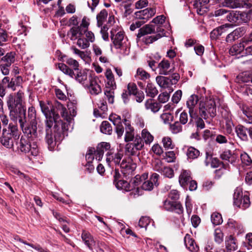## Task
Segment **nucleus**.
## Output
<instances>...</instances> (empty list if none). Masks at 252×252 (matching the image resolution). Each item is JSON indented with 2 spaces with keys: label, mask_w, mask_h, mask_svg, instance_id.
Masks as SVG:
<instances>
[{
  "label": "nucleus",
  "mask_w": 252,
  "mask_h": 252,
  "mask_svg": "<svg viewBox=\"0 0 252 252\" xmlns=\"http://www.w3.org/2000/svg\"><path fill=\"white\" fill-rule=\"evenodd\" d=\"M23 93L19 91L15 98L12 94L9 95L7 98L9 115L13 121L17 122L26 116V110L23 104Z\"/></svg>",
  "instance_id": "nucleus-1"
},
{
  "label": "nucleus",
  "mask_w": 252,
  "mask_h": 252,
  "mask_svg": "<svg viewBox=\"0 0 252 252\" xmlns=\"http://www.w3.org/2000/svg\"><path fill=\"white\" fill-rule=\"evenodd\" d=\"M39 104L41 111L46 117V125L47 127L52 126L54 123L55 127H60L61 125L63 129H66L67 123H63L60 119L59 115L56 114L55 110L53 109V107H55L54 105L53 106L49 101L47 102L40 101Z\"/></svg>",
  "instance_id": "nucleus-2"
},
{
  "label": "nucleus",
  "mask_w": 252,
  "mask_h": 252,
  "mask_svg": "<svg viewBox=\"0 0 252 252\" xmlns=\"http://www.w3.org/2000/svg\"><path fill=\"white\" fill-rule=\"evenodd\" d=\"M148 174L147 173L143 174L142 175H137L132 179L130 182L128 183L127 182L120 180L117 181L115 179L114 184L116 187L120 190H123L126 191H132V193L134 195H139L141 194V189L138 186L141 184L142 180L147 179Z\"/></svg>",
  "instance_id": "nucleus-3"
},
{
  "label": "nucleus",
  "mask_w": 252,
  "mask_h": 252,
  "mask_svg": "<svg viewBox=\"0 0 252 252\" xmlns=\"http://www.w3.org/2000/svg\"><path fill=\"white\" fill-rule=\"evenodd\" d=\"M110 147V144L109 143L101 142L99 143L96 147V149H95V158L97 161L100 160L104 152L108 151L106 155V160L108 164L109 165L111 163L113 162L116 165H119L123 157V154L120 153H113L109 151Z\"/></svg>",
  "instance_id": "nucleus-4"
},
{
  "label": "nucleus",
  "mask_w": 252,
  "mask_h": 252,
  "mask_svg": "<svg viewBox=\"0 0 252 252\" xmlns=\"http://www.w3.org/2000/svg\"><path fill=\"white\" fill-rule=\"evenodd\" d=\"M216 102L214 98H206L199 103L198 114L205 120L216 115Z\"/></svg>",
  "instance_id": "nucleus-5"
},
{
  "label": "nucleus",
  "mask_w": 252,
  "mask_h": 252,
  "mask_svg": "<svg viewBox=\"0 0 252 252\" xmlns=\"http://www.w3.org/2000/svg\"><path fill=\"white\" fill-rule=\"evenodd\" d=\"M58 67L63 73L69 75L72 78H75L77 82L85 87L88 86L89 77H88L87 72L85 70H79L78 69L74 72L63 63H59Z\"/></svg>",
  "instance_id": "nucleus-6"
},
{
  "label": "nucleus",
  "mask_w": 252,
  "mask_h": 252,
  "mask_svg": "<svg viewBox=\"0 0 252 252\" xmlns=\"http://www.w3.org/2000/svg\"><path fill=\"white\" fill-rule=\"evenodd\" d=\"M16 145L19 153L28 154L33 156H36L38 154L37 144L34 142H31L27 137L22 136L16 142Z\"/></svg>",
  "instance_id": "nucleus-7"
},
{
  "label": "nucleus",
  "mask_w": 252,
  "mask_h": 252,
  "mask_svg": "<svg viewBox=\"0 0 252 252\" xmlns=\"http://www.w3.org/2000/svg\"><path fill=\"white\" fill-rule=\"evenodd\" d=\"M54 106L67 123L70 122L77 114V101L75 100L70 101L67 104L69 114L68 113L65 107L58 101L55 102Z\"/></svg>",
  "instance_id": "nucleus-8"
},
{
  "label": "nucleus",
  "mask_w": 252,
  "mask_h": 252,
  "mask_svg": "<svg viewBox=\"0 0 252 252\" xmlns=\"http://www.w3.org/2000/svg\"><path fill=\"white\" fill-rule=\"evenodd\" d=\"M165 20V17L163 15L157 16L153 19L152 22L158 25L157 27H156L157 34L155 35H151L147 37L145 39L146 44H151L162 37L166 36V32L161 26V25L164 23Z\"/></svg>",
  "instance_id": "nucleus-9"
},
{
  "label": "nucleus",
  "mask_w": 252,
  "mask_h": 252,
  "mask_svg": "<svg viewBox=\"0 0 252 252\" xmlns=\"http://www.w3.org/2000/svg\"><path fill=\"white\" fill-rule=\"evenodd\" d=\"M18 121L23 133L26 134L28 137L33 138L38 136L37 122H28L26 116Z\"/></svg>",
  "instance_id": "nucleus-10"
},
{
  "label": "nucleus",
  "mask_w": 252,
  "mask_h": 252,
  "mask_svg": "<svg viewBox=\"0 0 252 252\" xmlns=\"http://www.w3.org/2000/svg\"><path fill=\"white\" fill-rule=\"evenodd\" d=\"M124 37V33L120 28L111 30V38L115 48L120 49L127 46L126 43V39Z\"/></svg>",
  "instance_id": "nucleus-11"
},
{
  "label": "nucleus",
  "mask_w": 252,
  "mask_h": 252,
  "mask_svg": "<svg viewBox=\"0 0 252 252\" xmlns=\"http://www.w3.org/2000/svg\"><path fill=\"white\" fill-rule=\"evenodd\" d=\"M234 205L239 208L245 210L250 205L249 197L247 195H243L241 189H235L233 195Z\"/></svg>",
  "instance_id": "nucleus-12"
},
{
  "label": "nucleus",
  "mask_w": 252,
  "mask_h": 252,
  "mask_svg": "<svg viewBox=\"0 0 252 252\" xmlns=\"http://www.w3.org/2000/svg\"><path fill=\"white\" fill-rule=\"evenodd\" d=\"M51 127L52 126H50V127H47L46 125V141L47 143L48 144L49 146V148L51 150L52 149H53L54 146L56 145V141L57 140H60L63 139L64 136L66 135L67 136V133L66 131L68 130V126H66V129H63L62 126L60 125V127H59L58 130L60 131V127L61 128V131L63 132L62 135H61L60 136V138L58 139L57 135H55L54 137H53L52 134V130H51Z\"/></svg>",
  "instance_id": "nucleus-13"
},
{
  "label": "nucleus",
  "mask_w": 252,
  "mask_h": 252,
  "mask_svg": "<svg viewBox=\"0 0 252 252\" xmlns=\"http://www.w3.org/2000/svg\"><path fill=\"white\" fill-rule=\"evenodd\" d=\"M180 79L178 73H174L171 76L165 77L158 76L156 80L157 84L162 88H170L172 85L176 84Z\"/></svg>",
  "instance_id": "nucleus-14"
},
{
  "label": "nucleus",
  "mask_w": 252,
  "mask_h": 252,
  "mask_svg": "<svg viewBox=\"0 0 252 252\" xmlns=\"http://www.w3.org/2000/svg\"><path fill=\"white\" fill-rule=\"evenodd\" d=\"M144 144L140 137H136L133 142L127 143L125 147V153L127 156L137 155Z\"/></svg>",
  "instance_id": "nucleus-15"
},
{
  "label": "nucleus",
  "mask_w": 252,
  "mask_h": 252,
  "mask_svg": "<svg viewBox=\"0 0 252 252\" xmlns=\"http://www.w3.org/2000/svg\"><path fill=\"white\" fill-rule=\"evenodd\" d=\"M198 96L196 94L191 95L186 102V105L189 109V113L190 118H196L198 113L199 105Z\"/></svg>",
  "instance_id": "nucleus-16"
},
{
  "label": "nucleus",
  "mask_w": 252,
  "mask_h": 252,
  "mask_svg": "<svg viewBox=\"0 0 252 252\" xmlns=\"http://www.w3.org/2000/svg\"><path fill=\"white\" fill-rule=\"evenodd\" d=\"M158 177L159 175L158 174L153 173L149 180L145 181L147 179H143L141 184L138 187L139 188V186L141 185V188L142 189L148 191L151 190L153 189L154 186H157L158 185Z\"/></svg>",
  "instance_id": "nucleus-17"
},
{
  "label": "nucleus",
  "mask_w": 252,
  "mask_h": 252,
  "mask_svg": "<svg viewBox=\"0 0 252 252\" xmlns=\"http://www.w3.org/2000/svg\"><path fill=\"white\" fill-rule=\"evenodd\" d=\"M222 4L223 6L231 8H250L252 7V3H247L243 0H224Z\"/></svg>",
  "instance_id": "nucleus-18"
},
{
  "label": "nucleus",
  "mask_w": 252,
  "mask_h": 252,
  "mask_svg": "<svg viewBox=\"0 0 252 252\" xmlns=\"http://www.w3.org/2000/svg\"><path fill=\"white\" fill-rule=\"evenodd\" d=\"M163 207L164 209L168 211L175 212L180 214L183 212V207L179 202L166 200L164 202Z\"/></svg>",
  "instance_id": "nucleus-19"
},
{
  "label": "nucleus",
  "mask_w": 252,
  "mask_h": 252,
  "mask_svg": "<svg viewBox=\"0 0 252 252\" xmlns=\"http://www.w3.org/2000/svg\"><path fill=\"white\" fill-rule=\"evenodd\" d=\"M156 12L154 8H147L144 10H140L135 13L137 18L142 20L145 23L153 17Z\"/></svg>",
  "instance_id": "nucleus-20"
},
{
  "label": "nucleus",
  "mask_w": 252,
  "mask_h": 252,
  "mask_svg": "<svg viewBox=\"0 0 252 252\" xmlns=\"http://www.w3.org/2000/svg\"><path fill=\"white\" fill-rule=\"evenodd\" d=\"M99 80L95 77H89V82L88 87L90 94L92 95H97L101 92V88L98 84Z\"/></svg>",
  "instance_id": "nucleus-21"
},
{
  "label": "nucleus",
  "mask_w": 252,
  "mask_h": 252,
  "mask_svg": "<svg viewBox=\"0 0 252 252\" xmlns=\"http://www.w3.org/2000/svg\"><path fill=\"white\" fill-rule=\"evenodd\" d=\"M236 82L239 83H246V91H249L248 89L249 87L252 88V74L248 72H244L239 74L236 78Z\"/></svg>",
  "instance_id": "nucleus-22"
},
{
  "label": "nucleus",
  "mask_w": 252,
  "mask_h": 252,
  "mask_svg": "<svg viewBox=\"0 0 252 252\" xmlns=\"http://www.w3.org/2000/svg\"><path fill=\"white\" fill-rule=\"evenodd\" d=\"M209 2L210 0H195L193 6L197 13L200 15L206 13L208 10L207 4Z\"/></svg>",
  "instance_id": "nucleus-23"
},
{
  "label": "nucleus",
  "mask_w": 252,
  "mask_h": 252,
  "mask_svg": "<svg viewBox=\"0 0 252 252\" xmlns=\"http://www.w3.org/2000/svg\"><path fill=\"white\" fill-rule=\"evenodd\" d=\"M246 46L243 41L242 42L233 45L229 49V53L231 56H237L241 54V56H245L244 49Z\"/></svg>",
  "instance_id": "nucleus-24"
},
{
  "label": "nucleus",
  "mask_w": 252,
  "mask_h": 252,
  "mask_svg": "<svg viewBox=\"0 0 252 252\" xmlns=\"http://www.w3.org/2000/svg\"><path fill=\"white\" fill-rule=\"evenodd\" d=\"M156 32V26L151 24H147L141 28L137 34V38L142 36Z\"/></svg>",
  "instance_id": "nucleus-25"
},
{
  "label": "nucleus",
  "mask_w": 252,
  "mask_h": 252,
  "mask_svg": "<svg viewBox=\"0 0 252 252\" xmlns=\"http://www.w3.org/2000/svg\"><path fill=\"white\" fill-rule=\"evenodd\" d=\"M231 24H226L215 29L210 33L211 38L213 39L217 38L219 36H220L222 33L226 32L227 29L228 28L231 27Z\"/></svg>",
  "instance_id": "nucleus-26"
},
{
  "label": "nucleus",
  "mask_w": 252,
  "mask_h": 252,
  "mask_svg": "<svg viewBox=\"0 0 252 252\" xmlns=\"http://www.w3.org/2000/svg\"><path fill=\"white\" fill-rule=\"evenodd\" d=\"M122 173L126 176L127 175L131 174L136 168L135 164H131L123 160L120 164Z\"/></svg>",
  "instance_id": "nucleus-27"
},
{
  "label": "nucleus",
  "mask_w": 252,
  "mask_h": 252,
  "mask_svg": "<svg viewBox=\"0 0 252 252\" xmlns=\"http://www.w3.org/2000/svg\"><path fill=\"white\" fill-rule=\"evenodd\" d=\"M81 238L85 244L90 249H93L95 246V242L91 235L89 232L83 231L81 235Z\"/></svg>",
  "instance_id": "nucleus-28"
},
{
  "label": "nucleus",
  "mask_w": 252,
  "mask_h": 252,
  "mask_svg": "<svg viewBox=\"0 0 252 252\" xmlns=\"http://www.w3.org/2000/svg\"><path fill=\"white\" fill-rule=\"evenodd\" d=\"M98 109L95 108L94 109V114L96 117H103V114L107 110V105L106 102L104 100H100L97 103Z\"/></svg>",
  "instance_id": "nucleus-29"
},
{
  "label": "nucleus",
  "mask_w": 252,
  "mask_h": 252,
  "mask_svg": "<svg viewBox=\"0 0 252 252\" xmlns=\"http://www.w3.org/2000/svg\"><path fill=\"white\" fill-rule=\"evenodd\" d=\"M73 54L78 56L85 63H90L91 62V58L87 52L81 51L74 46L71 48Z\"/></svg>",
  "instance_id": "nucleus-30"
},
{
  "label": "nucleus",
  "mask_w": 252,
  "mask_h": 252,
  "mask_svg": "<svg viewBox=\"0 0 252 252\" xmlns=\"http://www.w3.org/2000/svg\"><path fill=\"white\" fill-rule=\"evenodd\" d=\"M13 137L9 135V132L3 130V135L1 138V144L7 148H10L13 146Z\"/></svg>",
  "instance_id": "nucleus-31"
},
{
  "label": "nucleus",
  "mask_w": 252,
  "mask_h": 252,
  "mask_svg": "<svg viewBox=\"0 0 252 252\" xmlns=\"http://www.w3.org/2000/svg\"><path fill=\"white\" fill-rule=\"evenodd\" d=\"M145 107L146 110H150L153 113H156L160 109L161 105L154 102L152 99H149L145 102Z\"/></svg>",
  "instance_id": "nucleus-32"
},
{
  "label": "nucleus",
  "mask_w": 252,
  "mask_h": 252,
  "mask_svg": "<svg viewBox=\"0 0 252 252\" xmlns=\"http://www.w3.org/2000/svg\"><path fill=\"white\" fill-rule=\"evenodd\" d=\"M191 180L190 172L189 170H183L179 176V181L183 187H185Z\"/></svg>",
  "instance_id": "nucleus-33"
},
{
  "label": "nucleus",
  "mask_w": 252,
  "mask_h": 252,
  "mask_svg": "<svg viewBox=\"0 0 252 252\" xmlns=\"http://www.w3.org/2000/svg\"><path fill=\"white\" fill-rule=\"evenodd\" d=\"M184 242L186 247L191 252H196L198 251V247L195 244L190 235L187 234L184 238Z\"/></svg>",
  "instance_id": "nucleus-34"
},
{
  "label": "nucleus",
  "mask_w": 252,
  "mask_h": 252,
  "mask_svg": "<svg viewBox=\"0 0 252 252\" xmlns=\"http://www.w3.org/2000/svg\"><path fill=\"white\" fill-rule=\"evenodd\" d=\"M126 134L125 136V140L126 142H133L135 138L138 136H134V128L129 124H126Z\"/></svg>",
  "instance_id": "nucleus-35"
},
{
  "label": "nucleus",
  "mask_w": 252,
  "mask_h": 252,
  "mask_svg": "<svg viewBox=\"0 0 252 252\" xmlns=\"http://www.w3.org/2000/svg\"><path fill=\"white\" fill-rule=\"evenodd\" d=\"M237 136L242 140L246 141L248 139L249 129L242 125H238L235 127Z\"/></svg>",
  "instance_id": "nucleus-36"
},
{
  "label": "nucleus",
  "mask_w": 252,
  "mask_h": 252,
  "mask_svg": "<svg viewBox=\"0 0 252 252\" xmlns=\"http://www.w3.org/2000/svg\"><path fill=\"white\" fill-rule=\"evenodd\" d=\"M170 63L167 60H163L158 64V68L159 70V74L161 75H167L170 72Z\"/></svg>",
  "instance_id": "nucleus-37"
},
{
  "label": "nucleus",
  "mask_w": 252,
  "mask_h": 252,
  "mask_svg": "<svg viewBox=\"0 0 252 252\" xmlns=\"http://www.w3.org/2000/svg\"><path fill=\"white\" fill-rule=\"evenodd\" d=\"M68 35L71 40H75L83 35V31L79 26L73 27L68 32Z\"/></svg>",
  "instance_id": "nucleus-38"
},
{
  "label": "nucleus",
  "mask_w": 252,
  "mask_h": 252,
  "mask_svg": "<svg viewBox=\"0 0 252 252\" xmlns=\"http://www.w3.org/2000/svg\"><path fill=\"white\" fill-rule=\"evenodd\" d=\"M225 246L228 250H236L238 247L236 239L232 235L226 237L225 238Z\"/></svg>",
  "instance_id": "nucleus-39"
},
{
  "label": "nucleus",
  "mask_w": 252,
  "mask_h": 252,
  "mask_svg": "<svg viewBox=\"0 0 252 252\" xmlns=\"http://www.w3.org/2000/svg\"><path fill=\"white\" fill-rule=\"evenodd\" d=\"M105 75L107 79V85L112 89H114L116 88V82L111 70L107 69L105 72Z\"/></svg>",
  "instance_id": "nucleus-40"
},
{
  "label": "nucleus",
  "mask_w": 252,
  "mask_h": 252,
  "mask_svg": "<svg viewBox=\"0 0 252 252\" xmlns=\"http://www.w3.org/2000/svg\"><path fill=\"white\" fill-rule=\"evenodd\" d=\"M9 132V135L13 137V138L16 139L19 137L20 135V131L18 129L17 126L16 124L10 123L8 127V129H4Z\"/></svg>",
  "instance_id": "nucleus-41"
},
{
  "label": "nucleus",
  "mask_w": 252,
  "mask_h": 252,
  "mask_svg": "<svg viewBox=\"0 0 252 252\" xmlns=\"http://www.w3.org/2000/svg\"><path fill=\"white\" fill-rule=\"evenodd\" d=\"M249 12H238L239 18V24L241 23H247L252 16V7Z\"/></svg>",
  "instance_id": "nucleus-42"
},
{
  "label": "nucleus",
  "mask_w": 252,
  "mask_h": 252,
  "mask_svg": "<svg viewBox=\"0 0 252 252\" xmlns=\"http://www.w3.org/2000/svg\"><path fill=\"white\" fill-rule=\"evenodd\" d=\"M145 92L147 96L153 98L158 94V91L154 84L148 83L145 89Z\"/></svg>",
  "instance_id": "nucleus-43"
},
{
  "label": "nucleus",
  "mask_w": 252,
  "mask_h": 252,
  "mask_svg": "<svg viewBox=\"0 0 252 252\" xmlns=\"http://www.w3.org/2000/svg\"><path fill=\"white\" fill-rule=\"evenodd\" d=\"M150 75L142 68H138L137 69L136 73L135 75V78L136 80H140L146 81L149 79Z\"/></svg>",
  "instance_id": "nucleus-44"
},
{
  "label": "nucleus",
  "mask_w": 252,
  "mask_h": 252,
  "mask_svg": "<svg viewBox=\"0 0 252 252\" xmlns=\"http://www.w3.org/2000/svg\"><path fill=\"white\" fill-rule=\"evenodd\" d=\"M23 79L21 76H17L15 78H12L7 84V87L12 89L13 91L16 90V87L20 86L22 83Z\"/></svg>",
  "instance_id": "nucleus-45"
},
{
  "label": "nucleus",
  "mask_w": 252,
  "mask_h": 252,
  "mask_svg": "<svg viewBox=\"0 0 252 252\" xmlns=\"http://www.w3.org/2000/svg\"><path fill=\"white\" fill-rule=\"evenodd\" d=\"M205 163L206 166H208L210 164L211 167L212 168H217L219 167L220 163L218 159L216 158H213L208 153H206Z\"/></svg>",
  "instance_id": "nucleus-46"
},
{
  "label": "nucleus",
  "mask_w": 252,
  "mask_h": 252,
  "mask_svg": "<svg viewBox=\"0 0 252 252\" xmlns=\"http://www.w3.org/2000/svg\"><path fill=\"white\" fill-rule=\"evenodd\" d=\"M242 31L240 28L234 30L232 32L228 34L226 37V41L227 42H231L235 40L238 39L241 36V32Z\"/></svg>",
  "instance_id": "nucleus-47"
},
{
  "label": "nucleus",
  "mask_w": 252,
  "mask_h": 252,
  "mask_svg": "<svg viewBox=\"0 0 252 252\" xmlns=\"http://www.w3.org/2000/svg\"><path fill=\"white\" fill-rule=\"evenodd\" d=\"M141 136L146 144H150L153 141L154 136L146 129L142 130Z\"/></svg>",
  "instance_id": "nucleus-48"
},
{
  "label": "nucleus",
  "mask_w": 252,
  "mask_h": 252,
  "mask_svg": "<svg viewBox=\"0 0 252 252\" xmlns=\"http://www.w3.org/2000/svg\"><path fill=\"white\" fill-rule=\"evenodd\" d=\"M100 129L101 132L106 134H111L112 132V127L107 121L102 122Z\"/></svg>",
  "instance_id": "nucleus-49"
},
{
  "label": "nucleus",
  "mask_w": 252,
  "mask_h": 252,
  "mask_svg": "<svg viewBox=\"0 0 252 252\" xmlns=\"http://www.w3.org/2000/svg\"><path fill=\"white\" fill-rule=\"evenodd\" d=\"M76 44L81 49H86L90 47V42L81 35L77 39Z\"/></svg>",
  "instance_id": "nucleus-50"
},
{
  "label": "nucleus",
  "mask_w": 252,
  "mask_h": 252,
  "mask_svg": "<svg viewBox=\"0 0 252 252\" xmlns=\"http://www.w3.org/2000/svg\"><path fill=\"white\" fill-rule=\"evenodd\" d=\"M108 15V12L105 9L102 10L97 15V22L98 27H101Z\"/></svg>",
  "instance_id": "nucleus-51"
},
{
  "label": "nucleus",
  "mask_w": 252,
  "mask_h": 252,
  "mask_svg": "<svg viewBox=\"0 0 252 252\" xmlns=\"http://www.w3.org/2000/svg\"><path fill=\"white\" fill-rule=\"evenodd\" d=\"M199 151L192 147H189L187 152L188 158L192 159L197 158L199 156Z\"/></svg>",
  "instance_id": "nucleus-52"
},
{
  "label": "nucleus",
  "mask_w": 252,
  "mask_h": 252,
  "mask_svg": "<svg viewBox=\"0 0 252 252\" xmlns=\"http://www.w3.org/2000/svg\"><path fill=\"white\" fill-rule=\"evenodd\" d=\"M1 61L5 62V64L8 65H11L15 61L14 54L12 52L7 53L5 56L1 58Z\"/></svg>",
  "instance_id": "nucleus-53"
},
{
  "label": "nucleus",
  "mask_w": 252,
  "mask_h": 252,
  "mask_svg": "<svg viewBox=\"0 0 252 252\" xmlns=\"http://www.w3.org/2000/svg\"><path fill=\"white\" fill-rule=\"evenodd\" d=\"M211 220L212 223L214 225L220 224L222 222L221 216L218 213H214L212 214Z\"/></svg>",
  "instance_id": "nucleus-54"
},
{
  "label": "nucleus",
  "mask_w": 252,
  "mask_h": 252,
  "mask_svg": "<svg viewBox=\"0 0 252 252\" xmlns=\"http://www.w3.org/2000/svg\"><path fill=\"white\" fill-rule=\"evenodd\" d=\"M28 122H37L36 120V112L35 108L32 106L29 108L28 112Z\"/></svg>",
  "instance_id": "nucleus-55"
},
{
  "label": "nucleus",
  "mask_w": 252,
  "mask_h": 252,
  "mask_svg": "<svg viewBox=\"0 0 252 252\" xmlns=\"http://www.w3.org/2000/svg\"><path fill=\"white\" fill-rule=\"evenodd\" d=\"M203 118L201 117L197 113V117L196 118H190V120L192 121V119L195 120V125L197 127V131L199 129H202L205 127V123L204 120L202 119Z\"/></svg>",
  "instance_id": "nucleus-56"
},
{
  "label": "nucleus",
  "mask_w": 252,
  "mask_h": 252,
  "mask_svg": "<svg viewBox=\"0 0 252 252\" xmlns=\"http://www.w3.org/2000/svg\"><path fill=\"white\" fill-rule=\"evenodd\" d=\"M162 143L165 149H172L174 147L171 138L169 136L163 137L162 139Z\"/></svg>",
  "instance_id": "nucleus-57"
},
{
  "label": "nucleus",
  "mask_w": 252,
  "mask_h": 252,
  "mask_svg": "<svg viewBox=\"0 0 252 252\" xmlns=\"http://www.w3.org/2000/svg\"><path fill=\"white\" fill-rule=\"evenodd\" d=\"M227 121L225 123V129L228 133H231L234 127V124L232 121V116L228 115L226 117Z\"/></svg>",
  "instance_id": "nucleus-58"
},
{
  "label": "nucleus",
  "mask_w": 252,
  "mask_h": 252,
  "mask_svg": "<svg viewBox=\"0 0 252 252\" xmlns=\"http://www.w3.org/2000/svg\"><path fill=\"white\" fill-rule=\"evenodd\" d=\"M243 113L247 117L248 119L246 121L250 124H252V115L250 111V108L248 106L243 105L241 107Z\"/></svg>",
  "instance_id": "nucleus-59"
},
{
  "label": "nucleus",
  "mask_w": 252,
  "mask_h": 252,
  "mask_svg": "<svg viewBox=\"0 0 252 252\" xmlns=\"http://www.w3.org/2000/svg\"><path fill=\"white\" fill-rule=\"evenodd\" d=\"M65 62L68 65L73 68L74 70H73L74 72L79 69V64L76 60L71 58H68L66 59Z\"/></svg>",
  "instance_id": "nucleus-60"
},
{
  "label": "nucleus",
  "mask_w": 252,
  "mask_h": 252,
  "mask_svg": "<svg viewBox=\"0 0 252 252\" xmlns=\"http://www.w3.org/2000/svg\"><path fill=\"white\" fill-rule=\"evenodd\" d=\"M226 18L230 22L239 24L238 12L237 11L229 13L227 15Z\"/></svg>",
  "instance_id": "nucleus-61"
},
{
  "label": "nucleus",
  "mask_w": 252,
  "mask_h": 252,
  "mask_svg": "<svg viewBox=\"0 0 252 252\" xmlns=\"http://www.w3.org/2000/svg\"><path fill=\"white\" fill-rule=\"evenodd\" d=\"M83 34L85 36V38L90 42L93 43L95 40V36L94 33L90 31L87 29L83 30Z\"/></svg>",
  "instance_id": "nucleus-62"
},
{
  "label": "nucleus",
  "mask_w": 252,
  "mask_h": 252,
  "mask_svg": "<svg viewBox=\"0 0 252 252\" xmlns=\"http://www.w3.org/2000/svg\"><path fill=\"white\" fill-rule=\"evenodd\" d=\"M215 241L218 244L221 243L223 240V234L220 229H216L214 232Z\"/></svg>",
  "instance_id": "nucleus-63"
},
{
  "label": "nucleus",
  "mask_w": 252,
  "mask_h": 252,
  "mask_svg": "<svg viewBox=\"0 0 252 252\" xmlns=\"http://www.w3.org/2000/svg\"><path fill=\"white\" fill-rule=\"evenodd\" d=\"M95 150L94 148H90L86 155V158L88 162H91L95 158Z\"/></svg>",
  "instance_id": "nucleus-64"
}]
</instances>
